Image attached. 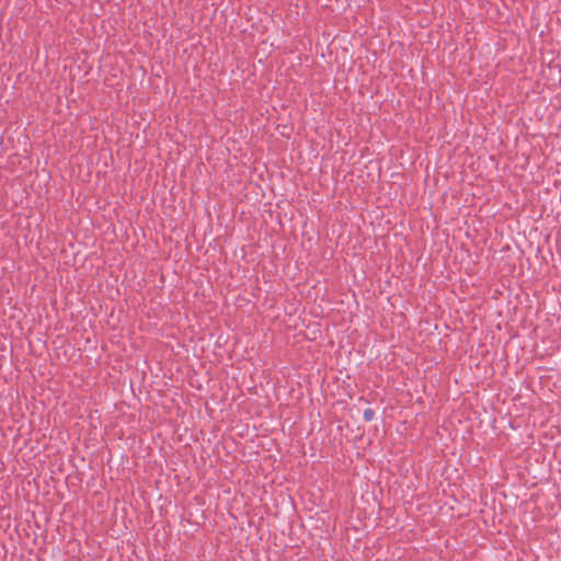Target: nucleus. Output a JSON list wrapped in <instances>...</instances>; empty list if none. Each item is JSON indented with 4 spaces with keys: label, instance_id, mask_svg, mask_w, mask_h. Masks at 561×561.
Instances as JSON below:
<instances>
[{
    "label": "nucleus",
    "instance_id": "f257e3e1",
    "mask_svg": "<svg viewBox=\"0 0 561 561\" xmlns=\"http://www.w3.org/2000/svg\"><path fill=\"white\" fill-rule=\"evenodd\" d=\"M374 415H375V413L371 409H366L363 414L364 420L367 422L371 421L374 419Z\"/></svg>",
    "mask_w": 561,
    "mask_h": 561
}]
</instances>
